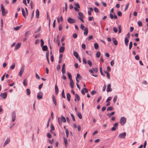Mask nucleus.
<instances>
[{"mask_svg": "<svg viewBox=\"0 0 148 148\" xmlns=\"http://www.w3.org/2000/svg\"><path fill=\"white\" fill-rule=\"evenodd\" d=\"M58 122L60 126H61L62 122L65 123L66 122V119L63 116H61V117H58Z\"/></svg>", "mask_w": 148, "mask_h": 148, "instance_id": "obj_1", "label": "nucleus"}, {"mask_svg": "<svg viewBox=\"0 0 148 148\" xmlns=\"http://www.w3.org/2000/svg\"><path fill=\"white\" fill-rule=\"evenodd\" d=\"M126 119L124 117H121L120 119V123L122 125H123L126 123Z\"/></svg>", "mask_w": 148, "mask_h": 148, "instance_id": "obj_2", "label": "nucleus"}, {"mask_svg": "<svg viewBox=\"0 0 148 148\" xmlns=\"http://www.w3.org/2000/svg\"><path fill=\"white\" fill-rule=\"evenodd\" d=\"M126 136V133L124 132L123 133H121L119 135L118 137L119 138H124Z\"/></svg>", "mask_w": 148, "mask_h": 148, "instance_id": "obj_3", "label": "nucleus"}, {"mask_svg": "<svg viewBox=\"0 0 148 148\" xmlns=\"http://www.w3.org/2000/svg\"><path fill=\"white\" fill-rule=\"evenodd\" d=\"M1 12H2V14L3 15H5L6 14V12L5 10V9L4 7L2 4L1 5Z\"/></svg>", "mask_w": 148, "mask_h": 148, "instance_id": "obj_4", "label": "nucleus"}, {"mask_svg": "<svg viewBox=\"0 0 148 148\" xmlns=\"http://www.w3.org/2000/svg\"><path fill=\"white\" fill-rule=\"evenodd\" d=\"M43 93L42 92H40L38 93L37 95V98L39 99H41L42 98Z\"/></svg>", "mask_w": 148, "mask_h": 148, "instance_id": "obj_5", "label": "nucleus"}, {"mask_svg": "<svg viewBox=\"0 0 148 148\" xmlns=\"http://www.w3.org/2000/svg\"><path fill=\"white\" fill-rule=\"evenodd\" d=\"M118 122L115 123L113 125L114 127L112 128V129H111V130L112 131H114L116 129V127H117V128H118L117 126L118 125Z\"/></svg>", "mask_w": 148, "mask_h": 148, "instance_id": "obj_6", "label": "nucleus"}, {"mask_svg": "<svg viewBox=\"0 0 148 148\" xmlns=\"http://www.w3.org/2000/svg\"><path fill=\"white\" fill-rule=\"evenodd\" d=\"M111 85L110 84H109L108 85L107 88L106 90L107 92H111L112 91V90L111 88Z\"/></svg>", "mask_w": 148, "mask_h": 148, "instance_id": "obj_7", "label": "nucleus"}, {"mask_svg": "<svg viewBox=\"0 0 148 148\" xmlns=\"http://www.w3.org/2000/svg\"><path fill=\"white\" fill-rule=\"evenodd\" d=\"M16 119V114L15 112H14L12 113V120L13 122Z\"/></svg>", "mask_w": 148, "mask_h": 148, "instance_id": "obj_8", "label": "nucleus"}, {"mask_svg": "<svg viewBox=\"0 0 148 148\" xmlns=\"http://www.w3.org/2000/svg\"><path fill=\"white\" fill-rule=\"evenodd\" d=\"M24 67H23L21 68V70L19 73V75L20 76H21L22 75L24 72Z\"/></svg>", "mask_w": 148, "mask_h": 148, "instance_id": "obj_9", "label": "nucleus"}, {"mask_svg": "<svg viewBox=\"0 0 148 148\" xmlns=\"http://www.w3.org/2000/svg\"><path fill=\"white\" fill-rule=\"evenodd\" d=\"M0 96H2V98L3 99H5V98L7 96V92H4L3 93H1V95Z\"/></svg>", "mask_w": 148, "mask_h": 148, "instance_id": "obj_10", "label": "nucleus"}, {"mask_svg": "<svg viewBox=\"0 0 148 148\" xmlns=\"http://www.w3.org/2000/svg\"><path fill=\"white\" fill-rule=\"evenodd\" d=\"M21 44V43L20 42L18 43L15 47V50H17L20 47Z\"/></svg>", "mask_w": 148, "mask_h": 148, "instance_id": "obj_11", "label": "nucleus"}, {"mask_svg": "<svg viewBox=\"0 0 148 148\" xmlns=\"http://www.w3.org/2000/svg\"><path fill=\"white\" fill-rule=\"evenodd\" d=\"M49 51H48L46 53V56L47 59V60L48 61V62L49 64Z\"/></svg>", "mask_w": 148, "mask_h": 148, "instance_id": "obj_12", "label": "nucleus"}, {"mask_svg": "<svg viewBox=\"0 0 148 148\" xmlns=\"http://www.w3.org/2000/svg\"><path fill=\"white\" fill-rule=\"evenodd\" d=\"M10 138H8L5 141L3 147H5L6 145L8 144L10 142Z\"/></svg>", "mask_w": 148, "mask_h": 148, "instance_id": "obj_13", "label": "nucleus"}, {"mask_svg": "<svg viewBox=\"0 0 148 148\" xmlns=\"http://www.w3.org/2000/svg\"><path fill=\"white\" fill-rule=\"evenodd\" d=\"M65 47L63 46L61 47L59 49V52L60 53H63Z\"/></svg>", "mask_w": 148, "mask_h": 148, "instance_id": "obj_14", "label": "nucleus"}, {"mask_svg": "<svg viewBox=\"0 0 148 148\" xmlns=\"http://www.w3.org/2000/svg\"><path fill=\"white\" fill-rule=\"evenodd\" d=\"M75 101H76V99H77V101H79L80 100V98L79 96L77 94H76L75 95Z\"/></svg>", "mask_w": 148, "mask_h": 148, "instance_id": "obj_15", "label": "nucleus"}, {"mask_svg": "<svg viewBox=\"0 0 148 148\" xmlns=\"http://www.w3.org/2000/svg\"><path fill=\"white\" fill-rule=\"evenodd\" d=\"M42 47V49L43 51H47L48 50V48L47 45H44Z\"/></svg>", "mask_w": 148, "mask_h": 148, "instance_id": "obj_16", "label": "nucleus"}, {"mask_svg": "<svg viewBox=\"0 0 148 148\" xmlns=\"http://www.w3.org/2000/svg\"><path fill=\"white\" fill-rule=\"evenodd\" d=\"M125 45L126 46H128V43L129 42L128 38L127 37H126L125 38Z\"/></svg>", "mask_w": 148, "mask_h": 148, "instance_id": "obj_17", "label": "nucleus"}, {"mask_svg": "<svg viewBox=\"0 0 148 148\" xmlns=\"http://www.w3.org/2000/svg\"><path fill=\"white\" fill-rule=\"evenodd\" d=\"M55 92L56 95H57L58 93V87L56 84L55 86Z\"/></svg>", "mask_w": 148, "mask_h": 148, "instance_id": "obj_18", "label": "nucleus"}, {"mask_svg": "<svg viewBox=\"0 0 148 148\" xmlns=\"http://www.w3.org/2000/svg\"><path fill=\"white\" fill-rule=\"evenodd\" d=\"M79 17H78V18H84V15L83 13L81 12L79 13Z\"/></svg>", "mask_w": 148, "mask_h": 148, "instance_id": "obj_19", "label": "nucleus"}, {"mask_svg": "<svg viewBox=\"0 0 148 148\" xmlns=\"http://www.w3.org/2000/svg\"><path fill=\"white\" fill-rule=\"evenodd\" d=\"M68 21L71 23H74L75 22L74 19H68Z\"/></svg>", "mask_w": 148, "mask_h": 148, "instance_id": "obj_20", "label": "nucleus"}, {"mask_svg": "<svg viewBox=\"0 0 148 148\" xmlns=\"http://www.w3.org/2000/svg\"><path fill=\"white\" fill-rule=\"evenodd\" d=\"M39 12L38 9L36 10V18L39 17Z\"/></svg>", "mask_w": 148, "mask_h": 148, "instance_id": "obj_21", "label": "nucleus"}, {"mask_svg": "<svg viewBox=\"0 0 148 148\" xmlns=\"http://www.w3.org/2000/svg\"><path fill=\"white\" fill-rule=\"evenodd\" d=\"M73 55L76 58H77L79 56L78 55V53L76 51H74L73 52Z\"/></svg>", "mask_w": 148, "mask_h": 148, "instance_id": "obj_22", "label": "nucleus"}, {"mask_svg": "<svg viewBox=\"0 0 148 148\" xmlns=\"http://www.w3.org/2000/svg\"><path fill=\"white\" fill-rule=\"evenodd\" d=\"M112 40L113 41V43L115 45H116L118 44L117 41L114 38H112Z\"/></svg>", "mask_w": 148, "mask_h": 148, "instance_id": "obj_23", "label": "nucleus"}, {"mask_svg": "<svg viewBox=\"0 0 148 148\" xmlns=\"http://www.w3.org/2000/svg\"><path fill=\"white\" fill-rule=\"evenodd\" d=\"M71 96L70 94L68 93L67 94V98L69 101H70L71 100Z\"/></svg>", "mask_w": 148, "mask_h": 148, "instance_id": "obj_24", "label": "nucleus"}, {"mask_svg": "<svg viewBox=\"0 0 148 148\" xmlns=\"http://www.w3.org/2000/svg\"><path fill=\"white\" fill-rule=\"evenodd\" d=\"M70 86L72 88H73L74 83L73 80H70Z\"/></svg>", "mask_w": 148, "mask_h": 148, "instance_id": "obj_25", "label": "nucleus"}, {"mask_svg": "<svg viewBox=\"0 0 148 148\" xmlns=\"http://www.w3.org/2000/svg\"><path fill=\"white\" fill-rule=\"evenodd\" d=\"M51 129L50 130V132L51 133H53L52 131L55 130V128L52 124H51Z\"/></svg>", "mask_w": 148, "mask_h": 148, "instance_id": "obj_26", "label": "nucleus"}, {"mask_svg": "<svg viewBox=\"0 0 148 148\" xmlns=\"http://www.w3.org/2000/svg\"><path fill=\"white\" fill-rule=\"evenodd\" d=\"M84 34L85 36H87L88 34V29L87 28H86L84 29Z\"/></svg>", "mask_w": 148, "mask_h": 148, "instance_id": "obj_27", "label": "nucleus"}, {"mask_svg": "<svg viewBox=\"0 0 148 148\" xmlns=\"http://www.w3.org/2000/svg\"><path fill=\"white\" fill-rule=\"evenodd\" d=\"M67 74L68 76L69 77V78L70 79V80H72V76L71 75V73L69 72H67Z\"/></svg>", "mask_w": 148, "mask_h": 148, "instance_id": "obj_28", "label": "nucleus"}, {"mask_svg": "<svg viewBox=\"0 0 148 148\" xmlns=\"http://www.w3.org/2000/svg\"><path fill=\"white\" fill-rule=\"evenodd\" d=\"M52 99L53 100V102L54 104L56 105H57V103L56 101V99L55 98V97L53 95H52Z\"/></svg>", "mask_w": 148, "mask_h": 148, "instance_id": "obj_29", "label": "nucleus"}, {"mask_svg": "<svg viewBox=\"0 0 148 148\" xmlns=\"http://www.w3.org/2000/svg\"><path fill=\"white\" fill-rule=\"evenodd\" d=\"M114 112H112L110 114H108L107 115L110 118L114 114Z\"/></svg>", "mask_w": 148, "mask_h": 148, "instance_id": "obj_30", "label": "nucleus"}, {"mask_svg": "<svg viewBox=\"0 0 148 148\" xmlns=\"http://www.w3.org/2000/svg\"><path fill=\"white\" fill-rule=\"evenodd\" d=\"M94 46L95 49H97L99 47V45L97 43H95Z\"/></svg>", "mask_w": 148, "mask_h": 148, "instance_id": "obj_31", "label": "nucleus"}, {"mask_svg": "<svg viewBox=\"0 0 148 148\" xmlns=\"http://www.w3.org/2000/svg\"><path fill=\"white\" fill-rule=\"evenodd\" d=\"M104 73L106 74L107 77L108 79H110V75L109 73L106 71H104Z\"/></svg>", "mask_w": 148, "mask_h": 148, "instance_id": "obj_32", "label": "nucleus"}, {"mask_svg": "<svg viewBox=\"0 0 148 148\" xmlns=\"http://www.w3.org/2000/svg\"><path fill=\"white\" fill-rule=\"evenodd\" d=\"M64 142L65 146L66 147H67V145H68L67 140L66 138H64Z\"/></svg>", "mask_w": 148, "mask_h": 148, "instance_id": "obj_33", "label": "nucleus"}, {"mask_svg": "<svg viewBox=\"0 0 148 148\" xmlns=\"http://www.w3.org/2000/svg\"><path fill=\"white\" fill-rule=\"evenodd\" d=\"M77 116L80 119H82V114L80 113H78L77 114Z\"/></svg>", "mask_w": 148, "mask_h": 148, "instance_id": "obj_34", "label": "nucleus"}, {"mask_svg": "<svg viewBox=\"0 0 148 148\" xmlns=\"http://www.w3.org/2000/svg\"><path fill=\"white\" fill-rule=\"evenodd\" d=\"M27 94V95H29L31 93V92L29 89H27L26 90Z\"/></svg>", "mask_w": 148, "mask_h": 148, "instance_id": "obj_35", "label": "nucleus"}, {"mask_svg": "<svg viewBox=\"0 0 148 148\" xmlns=\"http://www.w3.org/2000/svg\"><path fill=\"white\" fill-rule=\"evenodd\" d=\"M22 11L23 16L24 18H25V10L23 8H22Z\"/></svg>", "mask_w": 148, "mask_h": 148, "instance_id": "obj_36", "label": "nucleus"}, {"mask_svg": "<svg viewBox=\"0 0 148 148\" xmlns=\"http://www.w3.org/2000/svg\"><path fill=\"white\" fill-rule=\"evenodd\" d=\"M81 76L79 74H77L76 77V78L79 79H81Z\"/></svg>", "mask_w": 148, "mask_h": 148, "instance_id": "obj_37", "label": "nucleus"}, {"mask_svg": "<svg viewBox=\"0 0 148 148\" xmlns=\"http://www.w3.org/2000/svg\"><path fill=\"white\" fill-rule=\"evenodd\" d=\"M66 137L67 138L69 136V132L67 129H65Z\"/></svg>", "mask_w": 148, "mask_h": 148, "instance_id": "obj_38", "label": "nucleus"}, {"mask_svg": "<svg viewBox=\"0 0 148 148\" xmlns=\"http://www.w3.org/2000/svg\"><path fill=\"white\" fill-rule=\"evenodd\" d=\"M101 53L100 52L98 51L96 53V57L97 58H99L100 56Z\"/></svg>", "mask_w": 148, "mask_h": 148, "instance_id": "obj_39", "label": "nucleus"}, {"mask_svg": "<svg viewBox=\"0 0 148 148\" xmlns=\"http://www.w3.org/2000/svg\"><path fill=\"white\" fill-rule=\"evenodd\" d=\"M100 71L101 74L103 76H105V75L103 73V72L102 71V67H101L100 68Z\"/></svg>", "mask_w": 148, "mask_h": 148, "instance_id": "obj_40", "label": "nucleus"}, {"mask_svg": "<svg viewBox=\"0 0 148 148\" xmlns=\"http://www.w3.org/2000/svg\"><path fill=\"white\" fill-rule=\"evenodd\" d=\"M113 109V108L112 106H109V107L107 109V110L108 111L109 110H112Z\"/></svg>", "mask_w": 148, "mask_h": 148, "instance_id": "obj_41", "label": "nucleus"}, {"mask_svg": "<svg viewBox=\"0 0 148 148\" xmlns=\"http://www.w3.org/2000/svg\"><path fill=\"white\" fill-rule=\"evenodd\" d=\"M21 27V26H17L16 27H14V29L15 30L17 31V30H18Z\"/></svg>", "mask_w": 148, "mask_h": 148, "instance_id": "obj_42", "label": "nucleus"}, {"mask_svg": "<svg viewBox=\"0 0 148 148\" xmlns=\"http://www.w3.org/2000/svg\"><path fill=\"white\" fill-rule=\"evenodd\" d=\"M62 97L64 98H65V95L64 92V90H63L62 92Z\"/></svg>", "mask_w": 148, "mask_h": 148, "instance_id": "obj_43", "label": "nucleus"}, {"mask_svg": "<svg viewBox=\"0 0 148 148\" xmlns=\"http://www.w3.org/2000/svg\"><path fill=\"white\" fill-rule=\"evenodd\" d=\"M133 45V43L132 42H130L129 45V49H130L132 47Z\"/></svg>", "mask_w": 148, "mask_h": 148, "instance_id": "obj_44", "label": "nucleus"}, {"mask_svg": "<svg viewBox=\"0 0 148 148\" xmlns=\"http://www.w3.org/2000/svg\"><path fill=\"white\" fill-rule=\"evenodd\" d=\"M41 43L40 45L41 47H42L44 44V42L43 39H41L40 40Z\"/></svg>", "mask_w": 148, "mask_h": 148, "instance_id": "obj_45", "label": "nucleus"}, {"mask_svg": "<svg viewBox=\"0 0 148 148\" xmlns=\"http://www.w3.org/2000/svg\"><path fill=\"white\" fill-rule=\"evenodd\" d=\"M30 31H28L26 32L25 34V37H27L30 33Z\"/></svg>", "mask_w": 148, "mask_h": 148, "instance_id": "obj_46", "label": "nucleus"}, {"mask_svg": "<svg viewBox=\"0 0 148 148\" xmlns=\"http://www.w3.org/2000/svg\"><path fill=\"white\" fill-rule=\"evenodd\" d=\"M90 93L92 95H93L97 93V92L95 90H92L90 92Z\"/></svg>", "mask_w": 148, "mask_h": 148, "instance_id": "obj_47", "label": "nucleus"}, {"mask_svg": "<svg viewBox=\"0 0 148 148\" xmlns=\"http://www.w3.org/2000/svg\"><path fill=\"white\" fill-rule=\"evenodd\" d=\"M75 6L76 7L79 8H80V6L79 5V4L78 3H76L74 4Z\"/></svg>", "mask_w": 148, "mask_h": 148, "instance_id": "obj_48", "label": "nucleus"}, {"mask_svg": "<svg viewBox=\"0 0 148 148\" xmlns=\"http://www.w3.org/2000/svg\"><path fill=\"white\" fill-rule=\"evenodd\" d=\"M87 63L90 66H91L92 65V63L91 61L90 60H88L87 61Z\"/></svg>", "mask_w": 148, "mask_h": 148, "instance_id": "obj_49", "label": "nucleus"}, {"mask_svg": "<svg viewBox=\"0 0 148 148\" xmlns=\"http://www.w3.org/2000/svg\"><path fill=\"white\" fill-rule=\"evenodd\" d=\"M92 69L95 73H97L98 71V69L97 67L93 68Z\"/></svg>", "mask_w": 148, "mask_h": 148, "instance_id": "obj_50", "label": "nucleus"}, {"mask_svg": "<svg viewBox=\"0 0 148 148\" xmlns=\"http://www.w3.org/2000/svg\"><path fill=\"white\" fill-rule=\"evenodd\" d=\"M117 95H115L114 96V98L113 99V100L114 102L115 103L116 102V100H117Z\"/></svg>", "mask_w": 148, "mask_h": 148, "instance_id": "obj_51", "label": "nucleus"}, {"mask_svg": "<svg viewBox=\"0 0 148 148\" xmlns=\"http://www.w3.org/2000/svg\"><path fill=\"white\" fill-rule=\"evenodd\" d=\"M15 64L14 63L12 65L10 66V69H13L15 67Z\"/></svg>", "mask_w": 148, "mask_h": 148, "instance_id": "obj_52", "label": "nucleus"}, {"mask_svg": "<svg viewBox=\"0 0 148 148\" xmlns=\"http://www.w3.org/2000/svg\"><path fill=\"white\" fill-rule=\"evenodd\" d=\"M112 99V97H109L106 100V102H108L110 101Z\"/></svg>", "mask_w": 148, "mask_h": 148, "instance_id": "obj_53", "label": "nucleus"}, {"mask_svg": "<svg viewBox=\"0 0 148 148\" xmlns=\"http://www.w3.org/2000/svg\"><path fill=\"white\" fill-rule=\"evenodd\" d=\"M23 84L25 86H26L27 85V82L26 79H25L23 82Z\"/></svg>", "mask_w": 148, "mask_h": 148, "instance_id": "obj_54", "label": "nucleus"}, {"mask_svg": "<svg viewBox=\"0 0 148 148\" xmlns=\"http://www.w3.org/2000/svg\"><path fill=\"white\" fill-rule=\"evenodd\" d=\"M80 27L82 30H84L85 29H84L85 27L82 24H81V25Z\"/></svg>", "mask_w": 148, "mask_h": 148, "instance_id": "obj_55", "label": "nucleus"}, {"mask_svg": "<svg viewBox=\"0 0 148 148\" xmlns=\"http://www.w3.org/2000/svg\"><path fill=\"white\" fill-rule=\"evenodd\" d=\"M47 136L49 138H51V135L50 133H48L47 134Z\"/></svg>", "mask_w": 148, "mask_h": 148, "instance_id": "obj_56", "label": "nucleus"}, {"mask_svg": "<svg viewBox=\"0 0 148 148\" xmlns=\"http://www.w3.org/2000/svg\"><path fill=\"white\" fill-rule=\"evenodd\" d=\"M117 14L119 16H121L122 15V14L121 12L120 11H118L117 12Z\"/></svg>", "mask_w": 148, "mask_h": 148, "instance_id": "obj_57", "label": "nucleus"}, {"mask_svg": "<svg viewBox=\"0 0 148 148\" xmlns=\"http://www.w3.org/2000/svg\"><path fill=\"white\" fill-rule=\"evenodd\" d=\"M40 31V27H39L38 29H37L36 31H35V33H37L39 32Z\"/></svg>", "mask_w": 148, "mask_h": 148, "instance_id": "obj_58", "label": "nucleus"}, {"mask_svg": "<svg viewBox=\"0 0 148 148\" xmlns=\"http://www.w3.org/2000/svg\"><path fill=\"white\" fill-rule=\"evenodd\" d=\"M114 60H112V61L110 62V64L112 66H113L114 64Z\"/></svg>", "mask_w": 148, "mask_h": 148, "instance_id": "obj_59", "label": "nucleus"}, {"mask_svg": "<svg viewBox=\"0 0 148 148\" xmlns=\"http://www.w3.org/2000/svg\"><path fill=\"white\" fill-rule=\"evenodd\" d=\"M62 74H65L66 73L65 69H62Z\"/></svg>", "mask_w": 148, "mask_h": 148, "instance_id": "obj_60", "label": "nucleus"}, {"mask_svg": "<svg viewBox=\"0 0 148 148\" xmlns=\"http://www.w3.org/2000/svg\"><path fill=\"white\" fill-rule=\"evenodd\" d=\"M94 11L96 13H98L99 12V10L96 7L94 8Z\"/></svg>", "mask_w": 148, "mask_h": 148, "instance_id": "obj_61", "label": "nucleus"}, {"mask_svg": "<svg viewBox=\"0 0 148 148\" xmlns=\"http://www.w3.org/2000/svg\"><path fill=\"white\" fill-rule=\"evenodd\" d=\"M40 42L39 40L38 39H36L35 41V44L36 45L38 44Z\"/></svg>", "mask_w": 148, "mask_h": 148, "instance_id": "obj_62", "label": "nucleus"}, {"mask_svg": "<svg viewBox=\"0 0 148 148\" xmlns=\"http://www.w3.org/2000/svg\"><path fill=\"white\" fill-rule=\"evenodd\" d=\"M113 30L115 32H117V31H118V30H117V29L116 28V27H114L113 29Z\"/></svg>", "mask_w": 148, "mask_h": 148, "instance_id": "obj_63", "label": "nucleus"}, {"mask_svg": "<svg viewBox=\"0 0 148 148\" xmlns=\"http://www.w3.org/2000/svg\"><path fill=\"white\" fill-rule=\"evenodd\" d=\"M82 48L84 49H85L86 48V46L84 44H82Z\"/></svg>", "mask_w": 148, "mask_h": 148, "instance_id": "obj_64", "label": "nucleus"}]
</instances>
